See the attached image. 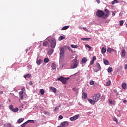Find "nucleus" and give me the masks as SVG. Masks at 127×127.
<instances>
[{
    "label": "nucleus",
    "mask_w": 127,
    "mask_h": 127,
    "mask_svg": "<svg viewBox=\"0 0 127 127\" xmlns=\"http://www.w3.org/2000/svg\"><path fill=\"white\" fill-rule=\"evenodd\" d=\"M49 42L51 43V47L52 49H50L48 51L49 55H52L54 52V48L56 46V40L54 38H52L50 40H48Z\"/></svg>",
    "instance_id": "nucleus-1"
},
{
    "label": "nucleus",
    "mask_w": 127,
    "mask_h": 127,
    "mask_svg": "<svg viewBox=\"0 0 127 127\" xmlns=\"http://www.w3.org/2000/svg\"><path fill=\"white\" fill-rule=\"evenodd\" d=\"M79 62L77 59H74L72 60L70 64V67L71 69H76L77 67H78V65H79Z\"/></svg>",
    "instance_id": "nucleus-2"
},
{
    "label": "nucleus",
    "mask_w": 127,
    "mask_h": 127,
    "mask_svg": "<svg viewBox=\"0 0 127 127\" xmlns=\"http://www.w3.org/2000/svg\"><path fill=\"white\" fill-rule=\"evenodd\" d=\"M69 77H64L63 76H60L57 79H56V81H61V82L63 83V84H67V80H69Z\"/></svg>",
    "instance_id": "nucleus-3"
},
{
    "label": "nucleus",
    "mask_w": 127,
    "mask_h": 127,
    "mask_svg": "<svg viewBox=\"0 0 127 127\" xmlns=\"http://www.w3.org/2000/svg\"><path fill=\"white\" fill-rule=\"evenodd\" d=\"M65 56V50L64 48L61 47L60 48V60L63 59Z\"/></svg>",
    "instance_id": "nucleus-4"
},
{
    "label": "nucleus",
    "mask_w": 127,
    "mask_h": 127,
    "mask_svg": "<svg viewBox=\"0 0 127 127\" xmlns=\"http://www.w3.org/2000/svg\"><path fill=\"white\" fill-rule=\"evenodd\" d=\"M96 14L98 17H103L105 15V12L102 10H98L96 12Z\"/></svg>",
    "instance_id": "nucleus-5"
},
{
    "label": "nucleus",
    "mask_w": 127,
    "mask_h": 127,
    "mask_svg": "<svg viewBox=\"0 0 127 127\" xmlns=\"http://www.w3.org/2000/svg\"><path fill=\"white\" fill-rule=\"evenodd\" d=\"M100 98H101V94H100V93H97L96 94H95L92 97L93 100L95 101L96 102H98V101H99V100H100Z\"/></svg>",
    "instance_id": "nucleus-6"
},
{
    "label": "nucleus",
    "mask_w": 127,
    "mask_h": 127,
    "mask_svg": "<svg viewBox=\"0 0 127 127\" xmlns=\"http://www.w3.org/2000/svg\"><path fill=\"white\" fill-rule=\"evenodd\" d=\"M78 118H79V115H76L75 116H74L72 117H70L69 119H70V121H76V120H78Z\"/></svg>",
    "instance_id": "nucleus-7"
},
{
    "label": "nucleus",
    "mask_w": 127,
    "mask_h": 127,
    "mask_svg": "<svg viewBox=\"0 0 127 127\" xmlns=\"http://www.w3.org/2000/svg\"><path fill=\"white\" fill-rule=\"evenodd\" d=\"M61 125L63 127H68V126H69V123H68V122H67V121H64V122H62L61 124Z\"/></svg>",
    "instance_id": "nucleus-8"
},
{
    "label": "nucleus",
    "mask_w": 127,
    "mask_h": 127,
    "mask_svg": "<svg viewBox=\"0 0 127 127\" xmlns=\"http://www.w3.org/2000/svg\"><path fill=\"white\" fill-rule=\"evenodd\" d=\"M126 50L123 49L121 53V57H126Z\"/></svg>",
    "instance_id": "nucleus-9"
},
{
    "label": "nucleus",
    "mask_w": 127,
    "mask_h": 127,
    "mask_svg": "<svg viewBox=\"0 0 127 127\" xmlns=\"http://www.w3.org/2000/svg\"><path fill=\"white\" fill-rule=\"evenodd\" d=\"M88 101L91 105H95L96 104V101L93 99H88Z\"/></svg>",
    "instance_id": "nucleus-10"
},
{
    "label": "nucleus",
    "mask_w": 127,
    "mask_h": 127,
    "mask_svg": "<svg viewBox=\"0 0 127 127\" xmlns=\"http://www.w3.org/2000/svg\"><path fill=\"white\" fill-rule=\"evenodd\" d=\"M95 67L98 69V71L101 70V65H100V64L99 63H97L95 64Z\"/></svg>",
    "instance_id": "nucleus-11"
},
{
    "label": "nucleus",
    "mask_w": 127,
    "mask_h": 127,
    "mask_svg": "<svg viewBox=\"0 0 127 127\" xmlns=\"http://www.w3.org/2000/svg\"><path fill=\"white\" fill-rule=\"evenodd\" d=\"M42 62H43V61H42L41 59H39V60L37 59L36 63L37 65H40V64H41Z\"/></svg>",
    "instance_id": "nucleus-12"
},
{
    "label": "nucleus",
    "mask_w": 127,
    "mask_h": 127,
    "mask_svg": "<svg viewBox=\"0 0 127 127\" xmlns=\"http://www.w3.org/2000/svg\"><path fill=\"white\" fill-rule=\"evenodd\" d=\"M87 61H88V60L87 59V58H85V57L82 58V59L81 60V63L83 64H84V63H86Z\"/></svg>",
    "instance_id": "nucleus-13"
},
{
    "label": "nucleus",
    "mask_w": 127,
    "mask_h": 127,
    "mask_svg": "<svg viewBox=\"0 0 127 127\" xmlns=\"http://www.w3.org/2000/svg\"><path fill=\"white\" fill-rule=\"evenodd\" d=\"M87 97H88V94H87V93L83 92L82 93L83 99H87Z\"/></svg>",
    "instance_id": "nucleus-14"
},
{
    "label": "nucleus",
    "mask_w": 127,
    "mask_h": 127,
    "mask_svg": "<svg viewBox=\"0 0 127 127\" xmlns=\"http://www.w3.org/2000/svg\"><path fill=\"white\" fill-rule=\"evenodd\" d=\"M25 90V88L24 87L22 88L21 91L19 92V95H23V93L24 91Z\"/></svg>",
    "instance_id": "nucleus-15"
},
{
    "label": "nucleus",
    "mask_w": 127,
    "mask_h": 127,
    "mask_svg": "<svg viewBox=\"0 0 127 127\" xmlns=\"http://www.w3.org/2000/svg\"><path fill=\"white\" fill-rule=\"evenodd\" d=\"M31 77V74L30 73H28L26 75H24V78H25V79H26V78H30Z\"/></svg>",
    "instance_id": "nucleus-16"
},
{
    "label": "nucleus",
    "mask_w": 127,
    "mask_h": 127,
    "mask_svg": "<svg viewBox=\"0 0 127 127\" xmlns=\"http://www.w3.org/2000/svg\"><path fill=\"white\" fill-rule=\"evenodd\" d=\"M106 51H107V49L106 48H102L101 50V53L102 54H104V53H106Z\"/></svg>",
    "instance_id": "nucleus-17"
},
{
    "label": "nucleus",
    "mask_w": 127,
    "mask_h": 127,
    "mask_svg": "<svg viewBox=\"0 0 127 127\" xmlns=\"http://www.w3.org/2000/svg\"><path fill=\"white\" fill-rule=\"evenodd\" d=\"M51 67L53 70H55V69H56V64L54 63L52 64Z\"/></svg>",
    "instance_id": "nucleus-18"
},
{
    "label": "nucleus",
    "mask_w": 127,
    "mask_h": 127,
    "mask_svg": "<svg viewBox=\"0 0 127 127\" xmlns=\"http://www.w3.org/2000/svg\"><path fill=\"white\" fill-rule=\"evenodd\" d=\"M23 121H24V118H20L18 120L17 123L20 124V123H22Z\"/></svg>",
    "instance_id": "nucleus-19"
},
{
    "label": "nucleus",
    "mask_w": 127,
    "mask_h": 127,
    "mask_svg": "<svg viewBox=\"0 0 127 127\" xmlns=\"http://www.w3.org/2000/svg\"><path fill=\"white\" fill-rule=\"evenodd\" d=\"M107 71L108 73H112V72H113V68L111 67H109L107 69Z\"/></svg>",
    "instance_id": "nucleus-20"
},
{
    "label": "nucleus",
    "mask_w": 127,
    "mask_h": 127,
    "mask_svg": "<svg viewBox=\"0 0 127 127\" xmlns=\"http://www.w3.org/2000/svg\"><path fill=\"white\" fill-rule=\"evenodd\" d=\"M91 39V38H81V40L83 41H89V40Z\"/></svg>",
    "instance_id": "nucleus-21"
},
{
    "label": "nucleus",
    "mask_w": 127,
    "mask_h": 127,
    "mask_svg": "<svg viewBox=\"0 0 127 127\" xmlns=\"http://www.w3.org/2000/svg\"><path fill=\"white\" fill-rule=\"evenodd\" d=\"M70 47H71V48L77 49L78 48V45H71Z\"/></svg>",
    "instance_id": "nucleus-22"
},
{
    "label": "nucleus",
    "mask_w": 127,
    "mask_h": 127,
    "mask_svg": "<svg viewBox=\"0 0 127 127\" xmlns=\"http://www.w3.org/2000/svg\"><path fill=\"white\" fill-rule=\"evenodd\" d=\"M51 90H52L53 93H56L57 89L55 87H51Z\"/></svg>",
    "instance_id": "nucleus-23"
},
{
    "label": "nucleus",
    "mask_w": 127,
    "mask_h": 127,
    "mask_svg": "<svg viewBox=\"0 0 127 127\" xmlns=\"http://www.w3.org/2000/svg\"><path fill=\"white\" fill-rule=\"evenodd\" d=\"M69 28V26H65L62 28V30H66Z\"/></svg>",
    "instance_id": "nucleus-24"
},
{
    "label": "nucleus",
    "mask_w": 127,
    "mask_h": 127,
    "mask_svg": "<svg viewBox=\"0 0 127 127\" xmlns=\"http://www.w3.org/2000/svg\"><path fill=\"white\" fill-rule=\"evenodd\" d=\"M4 127H11V124H10V123L5 124L4 125Z\"/></svg>",
    "instance_id": "nucleus-25"
},
{
    "label": "nucleus",
    "mask_w": 127,
    "mask_h": 127,
    "mask_svg": "<svg viewBox=\"0 0 127 127\" xmlns=\"http://www.w3.org/2000/svg\"><path fill=\"white\" fill-rule=\"evenodd\" d=\"M115 3H119V1L118 0H114L112 1L111 4H112V5H114Z\"/></svg>",
    "instance_id": "nucleus-26"
},
{
    "label": "nucleus",
    "mask_w": 127,
    "mask_h": 127,
    "mask_svg": "<svg viewBox=\"0 0 127 127\" xmlns=\"http://www.w3.org/2000/svg\"><path fill=\"white\" fill-rule=\"evenodd\" d=\"M26 123L27 124H28V123L33 124L34 123V120H28L26 122Z\"/></svg>",
    "instance_id": "nucleus-27"
},
{
    "label": "nucleus",
    "mask_w": 127,
    "mask_h": 127,
    "mask_svg": "<svg viewBox=\"0 0 127 127\" xmlns=\"http://www.w3.org/2000/svg\"><path fill=\"white\" fill-rule=\"evenodd\" d=\"M122 87L123 89H126V88H127V84L126 83H123L122 85Z\"/></svg>",
    "instance_id": "nucleus-28"
},
{
    "label": "nucleus",
    "mask_w": 127,
    "mask_h": 127,
    "mask_svg": "<svg viewBox=\"0 0 127 127\" xmlns=\"http://www.w3.org/2000/svg\"><path fill=\"white\" fill-rule=\"evenodd\" d=\"M44 62L45 63H48L49 62V58L44 59Z\"/></svg>",
    "instance_id": "nucleus-29"
},
{
    "label": "nucleus",
    "mask_w": 127,
    "mask_h": 127,
    "mask_svg": "<svg viewBox=\"0 0 127 127\" xmlns=\"http://www.w3.org/2000/svg\"><path fill=\"white\" fill-rule=\"evenodd\" d=\"M63 39H65V37L63 36H61L59 37V40L60 41H61V40H63Z\"/></svg>",
    "instance_id": "nucleus-30"
},
{
    "label": "nucleus",
    "mask_w": 127,
    "mask_h": 127,
    "mask_svg": "<svg viewBox=\"0 0 127 127\" xmlns=\"http://www.w3.org/2000/svg\"><path fill=\"white\" fill-rule=\"evenodd\" d=\"M12 112H14V113H16V112H18V108H13V110H12Z\"/></svg>",
    "instance_id": "nucleus-31"
},
{
    "label": "nucleus",
    "mask_w": 127,
    "mask_h": 127,
    "mask_svg": "<svg viewBox=\"0 0 127 127\" xmlns=\"http://www.w3.org/2000/svg\"><path fill=\"white\" fill-rule=\"evenodd\" d=\"M111 80H109V81H108L106 83V86L107 87H109V86H110V85H111Z\"/></svg>",
    "instance_id": "nucleus-32"
},
{
    "label": "nucleus",
    "mask_w": 127,
    "mask_h": 127,
    "mask_svg": "<svg viewBox=\"0 0 127 127\" xmlns=\"http://www.w3.org/2000/svg\"><path fill=\"white\" fill-rule=\"evenodd\" d=\"M104 63L105 65H109V61H108L107 60H104Z\"/></svg>",
    "instance_id": "nucleus-33"
},
{
    "label": "nucleus",
    "mask_w": 127,
    "mask_h": 127,
    "mask_svg": "<svg viewBox=\"0 0 127 127\" xmlns=\"http://www.w3.org/2000/svg\"><path fill=\"white\" fill-rule=\"evenodd\" d=\"M40 92L41 95H44V93H45V92L44 91V89H40Z\"/></svg>",
    "instance_id": "nucleus-34"
},
{
    "label": "nucleus",
    "mask_w": 127,
    "mask_h": 127,
    "mask_svg": "<svg viewBox=\"0 0 127 127\" xmlns=\"http://www.w3.org/2000/svg\"><path fill=\"white\" fill-rule=\"evenodd\" d=\"M48 45V42H47V41H45L43 43V46H47Z\"/></svg>",
    "instance_id": "nucleus-35"
},
{
    "label": "nucleus",
    "mask_w": 127,
    "mask_h": 127,
    "mask_svg": "<svg viewBox=\"0 0 127 127\" xmlns=\"http://www.w3.org/2000/svg\"><path fill=\"white\" fill-rule=\"evenodd\" d=\"M61 107V105H59L58 106H56L55 108V111H58L59 110V108Z\"/></svg>",
    "instance_id": "nucleus-36"
},
{
    "label": "nucleus",
    "mask_w": 127,
    "mask_h": 127,
    "mask_svg": "<svg viewBox=\"0 0 127 127\" xmlns=\"http://www.w3.org/2000/svg\"><path fill=\"white\" fill-rule=\"evenodd\" d=\"M120 26H123L124 25V20H120L119 21Z\"/></svg>",
    "instance_id": "nucleus-37"
},
{
    "label": "nucleus",
    "mask_w": 127,
    "mask_h": 127,
    "mask_svg": "<svg viewBox=\"0 0 127 127\" xmlns=\"http://www.w3.org/2000/svg\"><path fill=\"white\" fill-rule=\"evenodd\" d=\"M109 17V14H105V13H104V16L102 17V18L105 19V18H106V17Z\"/></svg>",
    "instance_id": "nucleus-38"
},
{
    "label": "nucleus",
    "mask_w": 127,
    "mask_h": 127,
    "mask_svg": "<svg viewBox=\"0 0 127 127\" xmlns=\"http://www.w3.org/2000/svg\"><path fill=\"white\" fill-rule=\"evenodd\" d=\"M9 109L10 110V111H12L13 110V106L12 105H11L9 106Z\"/></svg>",
    "instance_id": "nucleus-39"
},
{
    "label": "nucleus",
    "mask_w": 127,
    "mask_h": 127,
    "mask_svg": "<svg viewBox=\"0 0 127 127\" xmlns=\"http://www.w3.org/2000/svg\"><path fill=\"white\" fill-rule=\"evenodd\" d=\"M107 52H109V53H112V49L111 48H108Z\"/></svg>",
    "instance_id": "nucleus-40"
},
{
    "label": "nucleus",
    "mask_w": 127,
    "mask_h": 127,
    "mask_svg": "<svg viewBox=\"0 0 127 127\" xmlns=\"http://www.w3.org/2000/svg\"><path fill=\"white\" fill-rule=\"evenodd\" d=\"M73 91H74V92H78L79 91V88H72Z\"/></svg>",
    "instance_id": "nucleus-41"
},
{
    "label": "nucleus",
    "mask_w": 127,
    "mask_h": 127,
    "mask_svg": "<svg viewBox=\"0 0 127 127\" xmlns=\"http://www.w3.org/2000/svg\"><path fill=\"white\" fill-rule=\"evenodd\" d=\"M85 47H87V48H89V49H92V47L90 46L88 44L85 45Z\"/></svg>",
    "instance_id": "nucleus-42"
},
{
    "label": "nucleus",
    "mask_w": 127,
    "mask_h": 127,
    "mask_svg": "<svg viewBox=\"0 0 127 127\" xmlns=\"http://www.w3.org/2000/svg\"><path fill=\"white\" fill-rule=\"evenodd\" d=\"M27 124L26 122H25L21 125V127H25V126H26Z\"/></svg>",
    "instance_id": "nucleus-43"
},
{
    "label": "nucleus",
    "mask_w": 127,
    "mask_h": 127,
    "mask_svg": "<svg viewBox=\"0 0 127 127\" xmlns=\"http://www.w3.org/2000/svg\"><path fill=\"white\" fill-rule=\"evenodd\" d=\"M90 85H94L95 84V81L91 80L89 82Z\"/></svg>",
    "instance_id": "nucleus-44"
},
{
    "label": "nucleus",
    "mask_w": 127,
    "mask_h": 127,
    "mask_svg": "<svg viewBox=\"0 0 127 127\" xmlns=\"http://www.w3.org/2000/svg\"><path fill=\"white\" fill-rule=\"evenodd\" d=\"M94 63H95V61H93V60H92V61H90V64L93 65V64H94Z\"/></svg>",
    "instance_id": "nucleus-45"
},
{
    "label": "nucleus",
    "mask_w": 127,
    "mask_h": 127,
    "mask_svg": "<svg viewBox=\"0 0 127 127\" xmlns=\"http://www.w3.org/2000/svg\"><path fill=\"white\" fill-rule=\"evenodd\" d=\"M109 104H111V105L113 104V101L111 99L109 100Z\"/></svg>",
    "instance_id": "nucleus-46"
},
{
    "label": "nucleus",
    "mask_w": 127,
    "mask_h": 127,
    "mask_svg": "<svg viewBox=\"0 0 127 127\" xmlns=\"http://www.w3.org/2000/svg\"><path fill=\"white\" fill-rule=\"evenodd\" d=\"M97 59V58L96 57V56H94L93 58H92V60L93 61H95V60Z\"/></svg>",
    "instance_id": "nucleus-47"
},
{
    "label": "nucleus",
    "mask_w": 127,
    "mask_h": 127,
    "mask_svg": "<svg viewBox=\"0 0 127 127\" xmlns=\"http://www.w3.org/2000/svg\"><path fill=\"white\" fill-rule=\"evenodd\" d=\"M59 119H60V120H62V119H63V116L62 115L59 116Z\"/></svg>",
    "instance_id": "nucleus-48"
},
{
    "label": "nucleus",
    "mask_w": 127,
    "mask_h": 127,
    "mask_svg": "<svg viewBox=\"0 0 127 127\" xmlns=\"http://www.w3.org/2000/svg\"><path fill=\"white\" fill-rule=\"evenodd\" d=\"M105 11L106 12V13H109V10L108 9H105Z\"/></svg>",
    "instance_id": "nucleus-49"
},
{
    "label": "nucleus",
    "mask_w": 127,
    "mask_h": 127,
    "mask_svg": "<svg viewBox=\"0 0 127 127\" xmlns=\"http://www.w3.org/2000/svg\"><path fill=\"white\" fill-rule=\"evenodd\" d=\"M19 97L21 99H23V95H19Z\"/></svg>",
    "instance_id": "nucleus-50"
},
{
    "label": "nucleus",
    "mask_w": 127,
    "mask_h": 127,
    "mask_svg": "<svg viewBox=\"0 0 127 127\" xmlns=\"http://www.w3.org/2000/svg\"><path fill=\"white\" fill-rule=\"evenodd\" d=\"M91 114H92V112L86 113V115H87V116H90V115H91Z\"/></svg>",
    "instance_id": "nucleus-51"
},
{
    "label": "nucleus",
    "mask_w": 127,
    "mask_h": 127,
    "mask_svg": "<svg viewBox=\"0 0 127 127\" xmlns=\"http://www.w3.org/2000/svg\"><path fill=\"white\" fill-rule=\"evenodd\" d=\"M68 49L69 51H71V52H73V51H72V49L71 48L68 47Z\"/></svg>",
    "instance_id": "nucleus-52"
},
{
    "label": "nucleus",
    "mask_w": 127,
    "mask_h": 127,
    "mask_svg": "<svg viewBox=\"0 0 127 127\" xmlns=\"http://www.w3.org/2000/svg\"><path fill=\"white\" fill-rule=\"evenodd\" d=\"M112 105H113L114 106H115V105H116V101H113L112 102Z\"/></svg>",
    "instance_id": "nucleus-53"
},
{
    "label": "nucleus",
    "mask_w": 127,
    "mask_h": 127,
    "mask_svg": "<svg viewBox=\"0 0 127 127\" xmlns=\"http://www.w3.org/2000/svg\"><path fill=\"white\" fill-rule=\"evenodd\" d=\"M83 30H84L85 31H88V29H87L86 27H84Z\"/></svg>",
    "instance_id": "nucleus-54"
},
{
    "label": "nucleus",
    "mask_w": 127,
    "mask_h": 127,
    "mask_svg": "<svg viewBox=\"0 0 127 127\" xmlns=\"http://www.w3.org/2000/svg\"><path fill=\"white\" fill-rule=\"evenodd\" d=\"M113 120H114V122H118V120L116 118H114Z\"/></svg>",
    "instance_id": "nucleus-55"
},
{
    "label": "nucleus",
    "mask_w": 127,
    "mask_h": 127,
    "mask_svg": "<svg viewBox=\"0 0 127 127\" xmlns=\"http://www.w3.org/2000/svg\"><path fill=\"white\" fill-rule=\"evenodd\" d=\"M97 3H101V1H100V0H96Z\"/></svg>",
    "instance_id": "nucleus-56"
},
{
    "label": "nucleus",
    "mask_w": 127,
    "mask_h": 127,
    "mask_svg": "<svg viewBox=\"0 0 127 127\" xmlns=\"http://www.w3.org/2000/svg\"><path fill=\"white\" fill-rule=\"evenodd\" d=\"M116 15V13L115 12L112 13V16H115Z\"/></svg>",
    "instance_id": "nucleus-57"
},
{
    "label": "nucleus",
    "mask_w": 127,
    "mask_h": 127,
    "mask_svg": "<svg viewBox=\"0 0 127 127\" xmlns=\"http://www.w3.org/2000/svg\"><path fill=\"white\" fill-rule=\"evenodd\" d=\"M123 103H124V104L127 103V100H124L123 101Z\"/></svg>",
    "instance_id": "nucleus-58"
},
{
    "label": "nucleus",
    "mask_w": 127,
    "mask_h": 127,
    "mask_svg": "<svg viewBox=\"0 0 127 127\" xmlns=\"http://www.w3.org/2000/svg\"><path fill=\"white\" fill-rule=\"evenodd\" d=\"M125 69H127V64L125 65Z\"/></svg>",
    "instance_id": "nucleus-59"
},
{
    "label": "nucleus",
    "mask_w": 127,
    "mask_h": 127,
    "mask_svg": "<svg viewBox=\"0 0 127 127\" xmlns=\"http://www.w3.org/2000/svg\"><path fill=\"white\" fill-rule=\"evenodd\" d=\"M29 85H32V81H30L29 83Z\"/></svg>",
    "instance_id": "nucleus-60"
},
{
    "label": "nucleus",
    "mask_w": 127,
    "mask_h": 127,
    "mask_svg": "<svg viewBox=\"0 0 127 127\" xmlns=\"http://www.w3.org/2000/svg\"><path fill=\"white\" fill-rule=\"evenodd\" d=\"M3 93V91H0V94H2Z\"/></svg>",
    "instance_id": "nucleus-61"
},
{
    "label": "nucleus",
    "mask_w": 127,
    "mask_h": 127,
    "mask_svg": "<svg viewBox=\"0 0 127 127\" xmlns=\"http://www.w3.org/2000/svg\"><path fill=\"white\" fill-rule=\"evenodd\" d=\"M114 93H117V89H114Z\"/></svg>",
    "instance_id": "nucleus-62"
},
{
    "label": "nucleus",
    "mask_w": 127,
    "mask_h": 127,
    "mask_svg": "<svg viewBox=\"0 0 127 127\" xmlns=\"http://www.w3.org/2000/svg\"><path fill=\"white\" fill-rule=\"evenodd\" d=\"M113 51H115V50H114V49H111V52H113Z\"/></svg>",
    "instance_id": "nucleus-63"
},
{
    "label": "nucleus",
    "mask_w": 127,
    "mask_h": 127,
    "mask_svg": "<svg viewBox=\"0 0 127 127\" xmlns=\"http://www.w3.org/2000/svg\"><path fill=\"white\" fill-rule=\"evenodd\" d=\"M58 127H63V126H58Z\"/></svg>",
    "instance_id": "nucleus-64"
}]
</instances>
